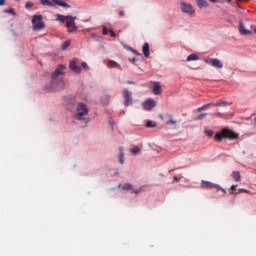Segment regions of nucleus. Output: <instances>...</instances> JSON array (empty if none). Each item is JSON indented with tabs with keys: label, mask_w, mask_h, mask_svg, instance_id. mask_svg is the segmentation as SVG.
<instances>
[{
	"label": "nucleus",
	"mask_w": 256,
	"mask_h": 256,
	"mask_svg": "<svg viewBox=\"0 0 256 256\" xmlns=\"http://www.w3.org/2000/svg\"><path fill=\"white\" fill-rule=\"evenodd\" d=\"M81 66H82V69H85V70L89 69V66L87 65V62H82Z\"/></svg>",
	"instance_id": "nucleus-33"
},
{
	"label": "nucleus",
	"mask_w": 256,
	"mask_h": 256,
	"mask_svg": "<svg viewBox=\"0 0 256 256\" xmlns=\"http://www.w3.org/2000/svg\"><path fill=\"white\" fill-rule=\"evenodd\" d=\"M91 37H92V39H96L97 40L96 34H91Z\"/></svg>",
	"instance_id": "nucleus-45"
},
{
	"label": "nucleus",
	"mask_w": 256,
	"mask_h": 256,
	"mask_svg": "<svg viewBox=\"0 0 256 256\" xmlns=\"http://www.w3.org/2000/svg\"><path fill=\"white\" fill-rule=\"evenodd\" d=\"M152 93H154L155 95H161V93H163V89L161 88V83L153 82Z\"/></svg>",
	"instance_id": "nucleus-12"
},
{
	"label": "nucleus",
	"mask_w": 256,
	"mask_h": 256,
	"mask_svg": "<svg viewBox=\"0 0 256 256\" xmlns=\"http://www.w3.org/2000/svg\"><path fill=\"white\" fill-rule=\"evenodd\" d=\"M131 153H133V155H138V153H141V148L135 146L134 148L131 149Z\"/></svg>",
	"instance_id": "nucleus-24"
},
{
	"label": "nucleus",
	"mask_w": 256,
	"mask_h": 256,
	"mask_svg": "<svg viewBox=\"0 0 256 256\" xmlns=\"http://www.w3.org/2000/svg\"><path fill=\"white\" fill-rule=\"evenodd\" d=\"M177 181H179V177L174 176V177H173V183H175V182H177Z\"/></svg>",
	"instance_id": "nucleus-42"
},
{
	"label": "nucleus",
	"mask_w": 256,
	"mask_h": 256,
	"mask_svg": "<svg viewBox=\"0 0 256 256\" xmlns=\"http://www.w3.org/2000/svg\"><path fill=\"white\" fill-rule=\"evenodd\" d=\"M129 51H132V53H134L135 55H141L136 50H134L133 48H129Z\"/></svg>",
	"instance_id": "nucleus-37"
},
{
	"label": "nucleus",
	"mask_w": 256,
	"mask_h": 256,
	"mask_svg": "<svg viewBox=\"0 0 256 256\" xmlns=\"http://www.w3.org/2000/svg\"><path fill=\"white\" fill-rule=\"evenodd\" d=\"M4 13H10L11 15H17V14L15 13V9H13V8L5 9V10H4Z\"/></svg>",
	"instance_id": "nucleus-29"
},
{
	"label": "nucleus",
	"mask_w": 256,
	"mask_h": 256,
	"mask_svg": "<svg viewBox=\"0 0 256 256\" xmlns=\"http://www.w3.org/2000/svg\"><path fill=\"white\" fill-rule=\"evenodd\" d=\"M56 21H60L61 23H65V21H69V19H77V16H63L61 14L56 15Z\"/></svg>",
	"instance_id": "nucleus-14"
},
{
	"label": "nucleus",
	"mask_w": 256,
	"mask_h": 256,
	"mask_svg": "<svg viewBox=\"0 0 256 256\" xmlns=\"http://www.w3.org/2000/svg\"><path fill=\"white\" fill-rule=\"evenodd\" d=\"M63 75H65V66L59 65L52 73L50 84L45 86L46 91H50V93H52L65 89V80H63Z\"/></svg>",
	"instance_id": "nucleus-1"
},
{
	"label": "nucleus",
	"mask_w": 256,
	"mask_h": 256,
	"mask_svg": "<svg viewBox=\"0 0 256 256\" xmlns=\"http://www.w3.org/2000/svg\"><path fill=\"white\" fill-rule=\"evenodd\" d=\"M108 64L110 67H119V63H117L115 60H109Z\"/></svg>",
	"instance_id": "nucleus-27"
},
{
	"label": "nucleus",
	"mask_w": 256,
	"mask_h": 256,
	"mask_svg": "<svg viewBox=\"0 0 256 256\" xmlns=\"http://www.w3.org/2000/svg\"><path fill=\"white\" fill-rule=\"evenodd\" d=\"M102 33H103V35H108L109 30L107 29V27H103Z\"/></svg>",
	"instance_id": "nucleus-35"
},
{
	"label": "nucleus",
	"mask_w": 256,
	"mask_h": 256,
	"mask_svg": "<svg viewBox=\"0 0 256 256\" xmlns=\"http://www.w3.org/2000/svg\"><path fill=\"white\" fill-rule=\"evenodd\" d=\"M227 1V3H231L233 0H226Z\"/></svg>",
	"instance_id": "nucleus-50"
},
{
	"label": "nucleus",
	"mask_w": 256,
	"mask_h": 256,
	"mask_svg": "<svg viewBox=\"0 0 256 256\" xmlns=\"http://www.w3.org/2000/svg\"><path fill=\"white\" fill-rule=\"evenodd\" d=\"M180 9L182 13H187L188 15H191L193 13V6L185 1H180Z\"/></svg>",
	"instance_id": "nucleus-8"
},
{
	"label": "nucleus",
	"mask_w": 256,
	"mask_h": 256,
	"mask_svg": "<svg viewBox=\"0 0 256 256\" xmlns=\"http://www.w3.org/2000/svg\"><path fill=\"white\" fill-rule=\"evenodd\" d=\"M32 29L33 31H42V29H45V22H43V16L34 15L32 17Z\"/></svg>",
	"instance_id": "nucleus-3"
},
{
	"label": "nucleus",
	"mask_w": 256,
	"mask_h": 256,
	"mask_svg": "<svg viewBox=\"0 0 256 256\" xmlns=\"http://www.w3.org/2000/svg\"><path fill=\"white\" fill-rule=\"evenodd\" d=\"M193 61H199V56H197L196 54H193Z\"/></svg>",
	"instance_id": "nucleus-39"
},
{
	"label": "nucleus",
	"mask_w": 256,
	"mask_h": 256,
	"mask_svg": "<svg viewBox=\"0 0 256 256\" xmlns=\"http://www.w3.org/2000/svg\"><path fill=\"white\" fill-rule=\"evenodd\" d=\"M215 141H223V139H239V134L235 133L229 128H223L220 132L216 133L214 136Z\"/></svg>",
	"instance_id": "nucleus-2"
},
{
	"label": "nucleus",
	"mask_w": 256,
	"mask_h": 256,
	"mask_svg": "<svg viewBox=\"0 0 256 256\" xmlns=\"http://www.w3.org/2000/svg\"><path fill=\"white\" fill-rule=\"evenodd\" d=\"M122 97L124 99V107H129V105H133V92L128 89L122 90Z\"/></svg>",
	"instance_id": "nucleus-5"
},
{
	"label": "nucleus",
	"mask_w": 256,
	"mask_h": 256,
	"mask_svg": "<svg viewBox=\"0 0 256 256\" xmlns=\"http://www.w3.org/2000/svg\"><path fill=\"white\" fill-rule=\"evenodd\" d=\"M238 29L241 35H251V30L245 29V24H243L242 20L239 21Z\"/></svg>",
	"instance_id": "nucleus-13"
},
{
	"label": "nucleus",
	"mask_w": 256,
	"mask_h": 256,
	"mask_svg": "<svg viewBox=\"0 0 256 256\" xmlns=\"http://www.w3.org/2000/svg\"><path fill=\"white\" fill-rule=\"evenodd\" d=\"M146 127H148L149 129L153 128V127H157V124H153V121L148 120L146 123Z\"/></svg>",
	"instance_id": "nucleus-25"
},
{
	"label": "nucleus",
	"mask_w": 256,
	"mask_h": 256,
	"mask_svg": "<svg viewBox=\"0 0 256 256\" xmlns=\"http://www.w3.org/2000/svg\"><path fill=\"white\" fill-rule=\"evenodd\" d=\"M204 62L214 69H223V62L217 58H206Z\"/></svg>",
	"instance_id": "nucleus-7"
},
{
	"label": "nucleus",
	"mask_w": 256,
	"mask_h": 256,
	"mask_svg": "<svg viewBox=\"0 0 256 256\" xmlns=\"http://www.w3.org/2000/svg\"><path fill=\"white\" fill-rule=\"evenodd\" d=\"M131 63H135V61H137V59L133 58V59H130Z\"/></svg>",
	"instance_id": "nucleus-46"
},
{
	"label": "nucleus",
	"mask_w": 256,
	"mask_h": 256,
	"mask_svg": "<svg viewBox=\"0 0 256 256\" xmlns=\"http://www.w3.org/2000/svg\"><path fill=\"white\" fill-rule=\"evenodd\" d=\"M25 7H26V9H30V7H33V3L26 2Z\"/></svg>",
	"instance_id": "nucleus-34"
},
{
	"label": "nucleus",
	"mask_w": 256,
	"mask_h": 256,
	"mask_svg": "<svg viewBox=\"0 0 256 256\" xmlns=\"http://www.w3.org/2000/svg\"><path fill=\"white\" fill-rule=\"evenodd\" d=\"M240 193H249V190H247V189H240Z\"/></svg>",
	"instance_id": "nucleus-41"
},
{
	"label": "nucleus",
	"mask_w": 256,
	"mask_h": 256,
	"mask_svg": "<svg viewBox=\"0 0 256 256\" xmlns=\"http://www.w3.org/2000/svg\"><path fill=\"white\" fill-rule=\"evenodd\" d=\"M119 17H125V11L124 10H121L119 12Z\"/></svg>",
	"instance_id": "nucleus-36"
},
{
	"label": "nucleus",
	"mask_w": 256,
	"mask_h": 256,
	"mask_svg": "<svg viewBox=\"0 0 256 256\" xmlns=\"http://www.w3.org/2000/svg\"><path fill=\"white\" fill-rule=\"evenodd\" d=\"M106 98H107V99H111V96H110V95H106Z\"/></svg>",
	"instance_id": "nucleus-49"
},
{
	"label": "nucleus",
	"mask_w": 256,
	"mask_h": 256,
	"mask_svg": "<svg viewBox=\"0 0 256 256\" xmlns=\"http://www.w3.org/2000/svg\"><path fill=\"white\" fill-rule=\"evenodd\" d=\"M166 125H177V120L170 119Z\"/></svg>",
	"instance_id": "nucleus-31"
},
{
	"label": "nucleus",
	"mask_w": 256,
	"mask_h": 256,
	"mask_svg": "<svg viewBox=\"0 0 256 256\" xmlns=\"http://www.w3.org/2000/svg\"><path fill=\"white\" fill-rule=\"evenodd\" d=\"M69 69H71L73 73H81V67H79V60H72L69 64Z\"/></svg>",
	"instance_id": "nucleus-9"
},
{
	"label": "nucleus",
	"mask_w": 256,
	"mask_h": 256,
	"mask_svg": "<svg viewBox=\"0 0 256 256\" xmlns=\"http://www.w3.org/2000/svg\"><path fill=\"white\" fill-rule=\"evenodd\" d=\"M201 186L203 189H216V191H222V193H227L225 188H221L218 184L212 183L210 181L202 180Z\"/></svg>",
	"instance_id": "nucleus-6"
},
{
	"label": "nucleus",
	"mask_w": 256,
	"mask_h": 256,
	"mask_svg": "<svg viewBox=\"0 0 256 256\" xmlns=\"http://www.w3.org/2000/svg\"><path fill=\"white\" fill-rule=\"evenodd\" d=\"M210 3H217V0H209Z\"/></svg>",
	"instance_id": "nucleus-48"
},
{
	"label": "nucleus",
	"mask_w": 256,
	"mask_h": 256,
	"mask_svg": "<svg viewBox=\"0 0 256 256\" xmlns=\"http://www.w3.org/2000/svg\"><path fill=\"white\" fill-rule=\"evenodd\" d=\"M70 45H71V40L65 41V42L62 44V46H61L62 51H65Z\"/></svg>",
	"instance_id": "nucleus-23"
},
{
	"label": "nucleus",
	"mask_w": 256,
	"mask_h": 256,
	"mask_svg": "<svg viewBox=\"0 0 256 256\" xmlns=\"http://www.w3.org/2000/svg\"><path fill=\"white\" fill-rule=\"evenodd\" d=\"M204 133L205 135H207V137H213V135H215V132H213V130H205Z\"/></svg>",
	"instance_id": "nucleus-28"
},
{
	"label": "nucleus",
	"mask_w": 256,
	"mask_h": 256,
	"mask_svg": "<svg viewBox=\"0 0 256 256\" xmlns=\"http://www.w3.org/2000/svg\"><path fill=\"white\" fill-rule=\"evenodd\" d=\"M122 189H123L124 191H127V190H129V189H133V185H131V184H129V183H125V184L123 185Z\"/></svg>",
	"instance_id": "nucleus-26"
},
{
	"label": "nucleus",
	"mask_w": 256,
	"mask_h": 256,
	"mask_svg": "<svg viewBox=\"0 0 256 256\" xmlns=\"http://www.w3.org/2000/svg\"><path fill=\"white\" fill-rule=\"evenodd\" d=\"M110 35H111V37H117V34H115V31H113V30H110Z\"/></svg>",
	"instance_id": "nucleus-38"
},
{
	"label": "nucleus",
	"mask_w": 256,
	"mask_h": 256,
	"mask_svg": "<svg viewBox=\"0 0 256 256\" xmlns=\"http://www.w3.org/2000/svg\"><path fill=\"white\" fill-rule=\"evenodd\" d=\"M231 189H232V191H235L237 189V185H232Z\"/></svg>",
	"instance_id": "nucleus-43"
},
{
	"label": "nucleus",
	"mask_w": 256,
	"mask_h": 256,
	"mask_svg": "<svg viewBox=\"0 0 256 256\" xmlns=\"http://www.w3.org/2000/svg\"><path fill=\"white\" fill-rule=\"evenodd\" d=\"M76 111V119H78V121H83V117L89 114V109H87V106L84 103H79Z\"/></svg>",
	"instance_id": "nucleus-4"
},
{
	"label": "nucleus",
	"mask_w": 256,
	"mask_h": 256,
	"mask_svg": "<svg viewBox=\"0 0 256 256\" xmlns=\"http://www.w3.org/2000/svg\"><path fill=\"white\" fill-rule=\"evenodd\" d=\"M52 1L53 3H56V5H58L59 7H64V9H69V7H71L69 4H67L63 0H52Z\"/></svg>",
	"instance_id": "nucleus-15"
},
{
	"label": "nucleus",
	"mask_w": 256,
	"mask_h": 256,
	"mask_svg": "<svg viewBox=\"0 0 256 256\" xmlns=\"http://www.w3.org/2000/svg\"><path fill=\"white\" fill-rule=\"evenodd\" d=\"M66 27L68 29V33H73V31H77L78 27L75 25V19L68 20L66 22Z\"/></svg>",
	"instance_id": "nucleus-10"
},
{
	"label": "nucleus",
	"mask_w": 256,
	"mask_h": 256,
	"mask_svg": "<svg viewBox=\"0 0 256 256\" xmlns=\"http://www.w3.org/2000/svg\"><path fill=\"white\" fill-rule=\"evenodd\" d=\"M141 191H143V187H141L140 189L133 190L132 193H135V195H139V193H141Z\"/></svg>",
	"instance_id": "nucleus-32"
},
{
	"label": "nucleus",
	"mask_w": 256,
	"mask_h": 256,
	"mask_svg": "<svg viewBox=\"0 0 256 256\" xmlns=\"http://www.w3.org/2000/svg\"><path fill=\"white\" fill-rule=\"evenodd\" d=\"M144 57H149V43H145L142 48Z\"/></svg>",
	"instance_id": "nucleus-19"
},
{
	"label": "nucleus",
	"mask_w": 256,
	"mask_h": 256,
	"mask_svg": "<svg viewBox=\"0 0 256 256\" xmlns=\"http://www.w3.org/2000/svg\"><path fill=\"white\" fill-rule=\"evenodd\" d=\"M227 105H229V102H227V101L214 102V107H225Z\"/></svg>",
	"instance_id": "nucleus-20"
},
{
	"label": "nucleus",
	"mask_w": 256,
	"mask_h": 256,
	"mask_svg": "<svg viewBox=\"0 0 256 256\" xmlns=\"http://www.w3.org/2000/svg\"><path fill=\"white\" fill-rule=\"evenodd\" d=\"M123 157H125V154H123V152H121L120 155H119V163H120V165H123V163H124Z\"/></svg>",
	"instance_id": "nucleus-30"
},
{
	"label": "nucleus",
	"mask_w": 256,
	"mask_h": 256,
	"mask_svg": "<svg viewBox=\"0 0 256 256\" xmlns=\"http://www.w3.org/2000/svg\"><path fill=\"white\" fill-rule=\"evenodd\" d=\"M130 85L133 84V82H128Z\"/></svg>",
	"instance_id": "nucleus-51"
},
{
	"label": "nucleus",
	"mask_w": 256,
	"mask_h": 256,
	"mask_svg": "<svg viewBox=\"0 0 256 256\" xmlns=\"http://www.w3.org/2000/svg\"><path fill=\"white\" fill-rule=\"evenodd\" d=\"M214 105H215V102L204 104L202 107L196 109L195 112L198 113V111H203V109H207V107H215Z\"/></svg>",
	"instance_id": "nucleus-18"
},
{
	"label": "nucleus",
	"mask_w": 256,
	"mask_h": 256,
	"mask_svg": "<svg viewBox=\"0 0 256 256\" xmlns=\"http://www.w3.org/2000/svg\"><path fill=\"white\" fill-rule=\"evenodd\" d=\"M120 151H123V148H120Z\"/></svg>",
	"instance_id": "nucleus-52"
},
{
	"label": "nucleus",
	"mask_w": 256,
	"mask_h": 256,
	"mask_svg": "<svg viewBox=\"0 0 256 256\" xmlns=\"http://www.w3.org/2000/svg\"><path fill=\"white\" fill-rule=\"evenodd\" d=\"M142 107L145 111H151L153 107H155V100L149 99L146 100L143 104Z\"/></svg>",
	"instance_id": "nucleus-11"
},
{
	"label": "nucleus",
	"mask_w": 256,
	"mask_h": 256,
	"mask_svg": "<svg viewBox=\"0 0 256 256\" xmlns=\"http://www.w3.org/2000/svg\"><path fill=\"white\" fill-rule=\"evenodd\" d=\"M109 123H110V125H111V127L113 129V125H114L113 121L110 120Z\"/></svg>",
	"instance_id": "nucleus-47"
},
{
	"label": "nucleus",
	"mask_w": 256,
	"mask_h": 256,
	"mask_svg": "<svg viewBox=\"0 0 256 256\" xmlns=\"http://www.w3.org/2000/svg\"><path fill=\"white\" fill-rule=\"evenodd\" d=\"M41 5H45L47 7H53V2H51L50 0H40Z\"/></svg>",
	"instance_id": "nucleus-22"
},
{
	"label": "nucleus",
	"mask_w": 256,
	"mask_h": 256,
	"mask_svg": "<svg viewBox=\"0 0 256 256\" xmlns=\"http://www.w3.org/2000/svg\"><path fill=\"white\" fill-rule=\"evenodd\" d=\"M207 117V113H201L194 116V121H201L202 119H205Z\"/></svg>",
	"instance_id": "nucleus-21"
},
{
	"label": "nucleus",
	"mask_w": 256,
	"mask_h": 256,
	"mask_svg": "<svg viewBox=\"0 0 256 256\" xmlns=\"http://www.w3.org/2000/svg\"><path fill=\"white\" fill-rule=\"evenodd\" d=\"M2 5H5V0H0V7H2Z\"/></svg>",
	"instance_id": "nucleus-44"
},
{
	"label": "nucleus",
	"mask_w": 256,
	"mask_h": 256,
	"mask_svg": "<svg viewBox=\"0 0 256 256\" xmlns=\"http://www.w3.org/2000/svg\"><path fill=\"white\" fill-rule=\"evenodd\" d=\"M196 2H197L199 9H205V8L209 7V2H207V0H196Z\"/></svg>",
	"instance_id": "nucleus-16"
},
{
	"label": "nucleus",
	"mask_w": 256,
	"mask_h": 256,
	"mask_svg": "<svg viewBox=\"0 0 256 256\" xmlns=\"http://www.w3.org/2000/svg\"><path fill=\"white\" fill-rule=\"evenodd\" d=\"M231 177L234 181H236V183H239V181H241V173L239 171H234Z\"/></svg>",
	"instance_id": "nucleus-17"
},
{
	"label": "nucleus",
	"mask_w": 256,
	"mask_h": 256,
	"mask_svg": "<svg viewBox=\"0 0 256 256\" xmlns=\"http://www.w3.org/2000/svg\"><path fill=\"white\" fill-rule=\"evenodd\" d=\"M187 61H193V54H190V55L187 57Z\"/></svg>",
	"instance_id": "nucleus-40"
}]
</instances>
